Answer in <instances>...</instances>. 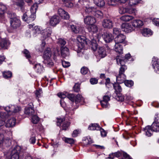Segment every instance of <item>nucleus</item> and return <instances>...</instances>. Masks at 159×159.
Returning a JSON list of instances; mask_svg holds the SVG:
<instances>
[{"mask_svg":"<svg viewBox=\"0 0 159 159\" xmlns=\"http://www.w3.org/2000/svg\"><path fill=\"white\" fill-rule=\"evenodd\" d=\"M6 159H22L24 156V152L21 147L16 146L11 151L4 153Z\"/></svg>","mask_w":159,"mask_h":159,"instance_id":"1","label":"nucleus"},{"mask_svg":"<svg viewBox=\"0 0 159 159\" xmlns=\"http://www.w3.org/2000/svg\"><path fill=\"white\" fill-rule=\"evenodd\" d=\"M116 60L117 63L118 64H120L121 67L120 68L119 74L116 75V78L117 80H124L125 77L124 73L125 72V69L126 66L125 63L127 62L126 60L123 58V57H121L120 58V57L118 56L116 57Z\"/></svg>","mask_w":159,"mask_h":159,"instance_id":"2","label":"nucleus"},{"mask_svg":"<svg viewBox=\"0 0 159 159\" xmlns=\"http://www.w3.org/2000/svg\"><path fill=\"white\" fill-rule=\"evenodd\" d=\"M38 8L36 4H34L31 7L30 11L32 13L29 17H28L26 13H24L22 16L23 20L28 23H31L35 20L36 17L35 13Z\"/></svg>","mask_w":159,"mask_h":159,"instance_id":"3","label":"nucleus"},{"mask_svg":"<svg viewBox=\"0 0 159 159\" xmlns=\"http://www.w3.org/2000/svg\"><path fill=\"white\" fill-rule=\"evenodd\" d=\"M77 40L78 42L77 46L79 50L82 49L84 47L85 44H88V40L84 36H78L77 38Z\"/></svg>","mask_w":159,"mask_h":159,"instance_id":"4","label":"nucleus"},{"mask_svg":"<svg viewBox=\"0 0 159 159\" xmlns=\"http://www.w3.org/2000/svg\"><path fill=\"white\" fill-rule=\"evenodd\" d=\"M11 134V132L7 129H0V145L3 143L4 137H10Z\"/></svg>","mask_w":159,"mask_h":159,"instance_id":"5","label":"nucleus"},{"mask_svg":"<svg viewBox=\"0 0 159 159\" xmlns=\"http://www.w3.org/2000/svg\"><path fill=\"white\" fill-rule=\"evenodd\" d=\"M85 24L89 25L95 24L96 22V20L95 17L92 16H87L84 19Z\"/></svg>","mask_w":159,"mask_h":159,"instance_id":"6","label":"nucleus"},{"mask_svg":"<svg viewBox=\"0 0 159 159\" xmlns=\"http://www.w3.org/2000/svg\"><path fill=\"white\" fill-rule=\"evenodd\" d=\"M6 110L8 112L13 113H17L21 110V107L16 105H11L6 107L5 108Z\"/></svg>","mask_w":159,"mask_h":159,"instance_id":"7","label":"nucleus"},{"mask_svg":"<svg viewBox=\"0 0 159 159\" xmlns=\"http://www.w3.org/2000/svg\"><path fill=\"white\" fill-rule=\"evenodd\" d=\"M135 10V9L130 7H120L119 8V12L121 14H124L125 13H134Z\"/></svg>","mask_w":159,"mask_h":159,"instance_id":"8","label":"nucleus"},{"mask_svg":"<svg viewBox=\"0 0 159 159\" xmlns=\"http://www.w3.org/2000/svg\"><path fill=\"white\" fill-rule=\"evenodd\" d=\"M102 25L104 28L110 29L113 27L112 21L109 19H104L102 22Z\"/></svg>","mask_w":159,"mask_h":159,"instance_id":"9","label":"nucleus"},{"mask_svg":"<svg viewBox=\"0 0 159 159\" xmlns=\"http://www.w3.org/2000/svg\"><path fill=\"white\" fill-rule=\"evenodd\" d=\"M102 37L105 41L107 43H109L113 40L114 37L112 34L109 32L104 33Z\"/></svg>","mask_w":159,"mask_h":159,"instance_id":"10","label":"nucleus"},{"mask_svg":"<svg viewBox=\"0 0 159 159\" xmlns=\"http://www.w3.org/2000/svg\"><path fill=\"white\" fill-rule=\"evenodd\" d=\"M121 29L123 31L126 33H130L133 30L131 25L127 23H123L121 25Z\"/></svg>","mask_w":159,"mask_h":159,"instance_id":"11","label":"nucleus"},{"mask_svg":"<svg viewBox=\"0 0 159 159\" xmlns=\"http://www.w3.org/2000/svg\"><path fill=\"white\" fill-rule=\"evenodd\" d=\"M158 117H155L154 121L151 126H150L151 129L154 132H159V122H158Z\"/></svg>","mask_w":159,"mask_h":159,"instance_id":"12","label":"nucleus"},{"mask_svg":"<svg viewBox=\"0 0 159 159\" xmlns=\"http://www.w3.org/2000/svg\"><path fill=\"white\" fill-rule=\"evenodd\" d=\"M60 20V17L56 15L53 16L50 19V24L52 26H55L58 24Z\"/></svg>","mask_w":159,"mask_h":159,"instance_id":"13","label":"nucleus"},{"mask_svg":"<svg viewBox=\"0 0 159 159\" xmlns=\"http://www.w3.org/2000/svg\"><path fill=\"white\" fill-rule=\"evenodd\" d=\"M11 25L13 29H16L19 27L20 25V21L17 18H14V19L10 20Z\"/></svg>","mask_w":159,"mask_h":159,"instance_id":"14","label":"nucleus"},{"mask_svg":"<svg viewBox=\"0 0 159 159\" xmlns=\"http://www.w3.org/2000/svg\"><path fill=\"white\" fill-rule=\"evenodd\" d=\"M5 127L10 128L14 126L16 124V119L12 117L8 120L5 123Z\"/></svg>","mask_w":159,"mask_h":159,"instance_id":"15","label":"nucleus"},{"mask_svg":"<svg viewBox=\"0 0 159 159\" xmlns=\"http://www.w3.org/2000/svg\"><path fill=\"white\" fill-rule=\"evenodd\" d=\"M114 44V49L115 51L119 54H122L123 50L122 46L119 43L113 42V45Z\"/></svg>","mask_w":159,"mask_h":159,"instance_id":"16","label":"nucleus"},{"mask_svg":"<svg viewBox=\"0 0 159 159\" xmlns=\"http://www.w3.org/2000/svg\"><path fill=\"white\" fill-rule=\"evenodd\" d=\"M9 42L5 39H0V48L1 49H7L9 45Z\"/></svg>","mask_w":159,"mask_h":159,"instance_id":"17","label":"nucleus"},{"mask_svg":"<svg viewBox=\"0 0 159 159\" xmlns=\"http://www.w3.org/2000/svg\"><path fill=\"white\" fill-rule=\"evenodd\" d=\"M125 36L124 35L120 34L115 38L113 42L120 43L123 42L125 40Z\"/></svg>","mask_w":159,"mask_h":159,"instance_id":"18","label":"nucleus"},{"mask_svg":"<svg viewBox=\"0 0 159 159\" xmlns=\"http://www.w3.org/2000/svg\"><path fill=\"white\" fill-rule=\"evenodd\" d=\"M69 49L66 46L64 47L61 46V56L65 58L69 55Z\"/></svg>","mask_w":159,"mask_h":159,"instance_id":"19","label":"nucleus"},{"mask_svg":"<svg viewBox=\"0 0 159 159\" xmlns=\"http://www.w3.org/2000/svg\"><path fill=\"white\" fill-rule=\"evenodd\" d=\"M98 52L99 57L101 58L104 57L107 55L105 49L102 47H98Z\"/></svg>","mask_w":159,"mask_h":159,"instance_id":"20","label":"nucleus"},{"mask_svg":"<svg viewBox=\"0 0 159 159\" xmlns=\"http://www.w3.org/2000/svg\"><path fill=\"white\" fill-rule=\"evenodd\" d=\"M87 29L89 32L93 33H96L98 31V27L94 24L89 25L87 27Z\"/></svg>","mask_w":159,"mask_h":159,"instance_id":"21","label":"nucleus"},{"mask_svg":"<svg viewBox=\"0 0 159 159\" xmlns=\"http://www.w3.org/2000/svg\"><path fill=\"white\" fill-rule=\"evenodd\" d=\"M25 2L23 0H15L13 1V4L14 5H16L20 7L21 9H22L25 5Z\"/></svg>","mask_w":159,"mask_h":159,"instance_id":"22","label":"nucleus"},{"mask_svg":"<svg viewBox=\"0 0 159 159\" xmlns=\"http://www.w3.org/2000/svg\"><path fill=\"white\" fill-rule=\"evenodd\" d=\"M52 52L50 48H47L44 53L43 57L44 59L50 58L51 56Z\"/></svg>","mask_w":159,"mask_h":159,"instance_id":"23","label":"nucleus"},{"mask_svg":"<svg viewBox=\"0 0 159 159\" xmlns=\"http://www.w3.org/2000/svg\"><path fill=\"white\" fill-rule=\"evenodd\" d=\"M132 25L134 27H140L143 25V23L142 20H133L132 22Z\"/></svg>","mask_w":159,"mask_h":159,"instance_id":"24","label":"nucleus"},{"mask_svg":"<svg viewBox=\"0 0 159 159\" xmlns=\"http://www.w3.org/2000/svg\"><path fill=\"white\" fill-rule=\"evenodd\" d=\"M143 130L146 132V135L147 136L150 137L152 135V132L153 131L151 129L150 126L148 125L146 126L144 128Z\"/></svg>","mask_w":159,"mask_h":159,"instance_id":"25","label":"nucleus"},{"mask_svg":"<svg viewBox=\"0 0 159 159\" xmlns=\"http://www.w3.org/2000/svg\"><path fill=\"white\" fill-rule=\"evenodd\" d=\"M101 129V128L97 124H91L88 127V129L92 130H99Z\"/></svg>","mask_w":159,"mask_h":159,"instance_id":"26","label":"nucleus"},{"mask_svg":"<svg viewBox=\"0 0 159 159\" xmlns=\"http://www.w3.org/2000/svg\"><path fill=\"white\" fill-rule=\"evenodd\" d=\"M90 45L92 49L94 51H95L98 47V45L97 43L96 40L93 39L91 41Z\"/></svg>","mask_w":159,"mask_h":159,"instance_id":"27","label":"nucleus"},{"mask_svg":"<svg viewBox=\"0 0 159 159\" xmlns=\"http://www.w3.org/2000/svg\"><path fill=\"white\" fill-rule=\"evenodd\" d=\"M34 110L33 107H28L25 108V113L26 115H32L34 113Z\"/></svg>","mask_w":159,"mask_h":159,"instance_id":"28","label":"nucleus"},{"mask_svg":"<svg viewBox=\"0 0 159 159\" xmlns=\"http://www.w3.org/2000/svg\"><path fill=\"white\" fill-rule=\"evenodd\" d=\"M133 17L130 15H124L120 18V20L124 21H129L133 19Z\"/></svg>","mask_w":159,"mask_h":159,"instance_id":"29","label":"nucleus"},{"mask_svg":"<svg viewBox=\"0 0 159 159\" xmlns=\"http://www.w3.org/2000/svg\"><path fill=\"white\" fill-rule=\"evenodd\" d=\"M6 7L3 4L0 3V17L2 18L5 11L6 10Z\"/></svg>","mask_w":159,"mask_h":159,"instance_id":"30","label":"nucleus"},{"mask_svg":"<svg viewBox=\"0 0 159 159\" xmlns=\"http://www.w3.org/2000/svg\"><path fill=\"white\" fill-rule=\"evenodd\" d=\"M93 15L100 18H102L103 17V14L102 11L100 10H96L95 9L93 13Z\"/></svg>","mask_w":159,"mask_h":159,"instance_id":"31","label":"nucleus"},{"mask_svg":"<svg viewBox=\"0 0 159 159\" xmlns=\"http://www.w3.org/2000/svg\"><path fill=\"white\" fill-rule=\"evenodd\" d=\"M142 33L144 36H149L152 34V32L149 29H144L142 31Z\"/></svg>","mask_w":159,"mask_h":159,"instance_id":"32","label":"nucleus"},{"mask_svg":"<svg viewBox=\"0 0 159 159\" xmlns=\"http://www.w3.org/2000/svg\"><path fill=\"white\" fill-rule=\"evenodd\" d=\"M94 3L98 7H102L105 5L103 0H93Z\"/></svg>","mask_w":159,"mask_h":159,"instance_id":"33","label":"nucleus"},{"mask_svg":"<svg viewBox=\"0 0 159 159\" xmlns=\"http://www.w3.org/2000/svg\"><path fill=\"white\" fill-rule=\"evenodd\" d=\"M70 124V122L68 121L64 122L61 126L62 129L64 130H67L69 128Z\"/></svg>","mask_w":159,"mask_h":159,"instance_id":"34","label":"nucleus"},{"mask_svg":"<svg viewBox=\"0 0 159 159\" xmlns=\"http://www.w3.org/2000/svg\"><path fill=\"white\" fill-rule=\"evenodd\" d=\"M43 62L44 64L47 65V66L49 67L51 66L53 64V63L50 58L44 59Z\"/></svg>","mask_w":159,"mask_h":159,"instance_id":"35","label":"nucleus"},{"mask_svg":"<svg viewBox=\"0 0 159 159\" xmlns=\"http://www.w3.org/2000/svg\"><path fill=\"white\" fill-rule=\"evenodd\" d=\"M85 8L86 9L85 10V11L87 14H88L92 15H93V13L95 10V9L94 8H87L85 7Z\"/></svg>","mask_w":159,"mask_h":159,"instance_id":"36","label":"nucleus"},{"mask_svg":"<svg viewBox=\"0 0 159 159\" xmlns=\"http://www.w3.org/2000/svg\"><path fill=\"white\" fill-rule=\"evenodd\" d=\"M3 75L5 79L11 78L12 76V73L11 72L9 71H5L3 72Z\"/></svg>","mask_w":159,"mask_h":159,"instance_id":"37","label":"nucleus"},{"mask_svg":"<svg viewBox=\"0 0 159 159\" xmlns=\"http://www.w3.org/2000/svg\"><path fill=\"white\" fill-rule=\"evenodd\" d=\"M152 66L153 69H154L155 72L158 74H159V63L155 62V63H152Z\"/></svg>","mask_w":159,"mask_h":159,"instance_id":"38","label":"nucleus"},{"mask_svg":"<svg viewBox=\"0 0 159 159\" xmlns=\"http://www.w3.org/2000/svg\"><path fill=\"white\" fill-rule=\"evenodd\" d=\"M49 30H44L42 33V35L43 36V38H46L50 36V33H49Z\"/></svg>","mask_w":159,"mask_h":159,"instance_id":"39","label":"nucleus"},{"mask_svg":"<svg viewBox=\"0 0 159 159\" xmlns=\"http://www.w3.org/2000/svg\"><path fill=\"white\" fill-rule=\"evenodd\" d=\"M113 87L116 93H120L121 91V87L118 84H114Z\"/></svg>","mask_w":159,"mask_h":159,"instance_id":"40","label":"nucleus"},{"mask_svg":"<svg viewBox=\"0 0 159 159\" xmlns=\"http://www.w3.org/2000/svg\"><path fill=\"white\" fill-rule=\"evenodd\" d=\"M116 98L118 101H123L124 100V98L122 94L119 93H116Z\"/></svg>","mask_w":159,"mask_h":159,"instance_id":"41","label":"nucleus"},{"mask_svg":"<svg viewBox=\"0 0 159 159\" xmlns=\"http://www.w3.org/2000/svg\"><path fill=\"white\" fill-rule=\"evenodd\" d=\"M4 143L6 147L9 146L11 144V140L10 138L7 137V138L4 139Z\"/></svg>","mask_w":159,"mask_h":159,"instance_id":"42","label":"nucleus"},{"mask_svg":"<svg viewBox=\"0 0 159 159\" xmlns=\"http://www.w3.org/2000/svg\"><path fill=\"white\" fill-rule=\"evenodd\" d=\"M39 120V117L36 115H34L32 116L31 121L33 124H37Z\"/></svg>","mask_w":159,"mask_h":159,"instance_id":"43","label":"nucleus"},{"mask_svg":"<svg viewBox=\"0 0 159 159\" xmlns=\"http://www.w3.org/2000/svg\"><path fill=\"white\" fill-rule=\"evenodd\" d=\"M70 28L72 32L75 33L77 34L80 32V31L78 28L76 26L72 25L70 26Z\"/></svg>","mask_w":159,"mask_h":159,"instance_id":"44","label":"nucleus"},{"mask_svg":"<svg viewBox=\"0 0 159 159\" xmlns=\"http://www.w3.org/2000/svg\"><path fill=\"white\" fill-rule=\"evenodd\" d=\"M141 0H129L128 2L129 5L132 6L136 5L139 3Z\"/></svg>","mask_w":159,"mask_h":159,"instance_id":"45","label":"nucleus"},{"mask_svg":"<svg viewBox=\"0 0 159 159\" xmlns=\"http://www.w3.org/2000/svg\"><path fill=\"white\" fill-rule=\"evenodd\" d=\"M80 84L76 83L73 87V89L74 92L78 93L80 91Z\"/></svg>","mask_w":159,"mask_h":159,"instance_id":"46","label":"nucleus"},{"mask_svg":"<svg viewBox=\"0 0 159 159\" xmlns=\"http://www.w3.org/2000/svg\"><path fill=\"white\" fill-rule=\"evenodd\" d=\"M124 83L126 86L129 87H132L134 85V82L131 80H126Z\"/></svg>","mask_w":159,"mask_h":159,"instance_id":"47","label":"nucleus"},{"mask_svg":"<svg viewBox=\"0 0 159 159\" xmlns=\"http://www.w3.org/2000/svg\"><path fill=\"white\" fill-rule=\"evenodd\" d=\"M89 70L88 68L85 66H83L81 68L80 71L82 74L84 75L87 73Z\"/></svg>","mask_w":159,"mask_h":159,"instance_id":"48","label":"nucleus"},{"mask_svg":"<svg viewBox=\"0 0 159 159\" xmlns=\"http://www.w3.org/2000/svg\"><path fill=\"white\" fill-rule=\"evenodd\" d=\"M82 98V96L80 94H78L76 96H75L74 101L76 103H79L80 102Z\"/></svg>","mask_w":159,"mask_h":159,"instance_id":"49","label":"nucleus"},{"mask_svg":"<svg viewBox=\"0 0 159 159\" xmlns=\"http://www.w3.org/2000/svg\"><path fill=\"white\" fill-rule=\"evenodd\" d=\"M22 52L25 54V56L27 58L29 59L31 57L30 53L27 50L25 49L24 50L22 51Z\"/></svg>","mask_w":159,"mask_h":159,"instance_id":"50","label":"nucleus"},{"mask_svg":"<svg viewBox=\"0 0 159 159\" xmlns=\"http://www.w3.org/2000/svg\"><path fill=\"white\" fill-rule=\"evenodd\" d=\"M67 97L72 102L74 101L75 95L74 94L67 93Z\"/></svg>","mask_w":159,"mask_h":159,"instance_id":"51","label":"nucleus"},{"mask_svg":"<svg viewBox=\"0 0 159 159\" xmlns=\"http://www.w3.org/2000/svg\"><path fill=\"white\" fill-rule=\"evenodd\" d=\"M100 103L102 107L103 108H107L109 105L108 102L103 100L100 101Z\"/></svg>","mask_w":159,"mask_h":159,"instance_id":"52","label":"nucleus"},{"mask_svg":"<svg viewBox=\"0 0 159 159\" xmlns=\"http://www.w3.org/2000/svg\"><path fill=\"white\" fill-rule=\"evenodd\" d=\"M5 124V122L4 120L0 119V129H7L5 127L4 124Z\"/></svg>","mask_w":159,"mask_h":159,"instance_id":"53","label":"nucleus"},{"mask_svg":"<svg viewBox=\"0 0 159 159\" xmlns=\"http://www.w3.org/2000/svg\"><path fill=\"white\" fill-rule=\"evenodd\" d=\"M65 141L66 143H69L70 144H73L74 143V140L72 138H65Z\"/></svg>","mask_w":159,"mask_h":159,"instance_id":"54","label":"nucleus"},{"mask_svg":"<svg viewBox=\"0 0 159 159\" xmlns=\"http://www.w3.org/2000/svg\"><path fill=\"white\" fill-rule=\"evenodd\" d=\"M65 6L69 8H71L73 6V4L71 1H68V2H63Z\"/></svg>","mask_w":159,"mask_h":159,"instance_id":"55","label":"nucleus"},{"mask_svg":"<svg viewBox=\"0 0 159 159\" xmlns=\"http://www.w3.org/2000/svg\"><path fill=\"white\" fill-rule=\"evenodd\" d=\"M33 31L35 34H39L41 32V29L38 26H35L33 29Z\"/></svg>","mask_w":159,"mask_h":159,"instance_id":"56","label":"nucleus"},{"mask_svg":"<svg viewBox=\"0 0 159 159\" xmlns=\"http://www.w3.org/2000/svg\"><path fill=\"white\" fill-rule=\"evenodd\" d=\"M57 125L58 126H60L61 125V123L65 120V118L63 117L62 118H57Z\"/></svg>","mask_w":159,"mask_h":159,"instance_id":"57","label":"nucleus"},{"mask_svg":"<svg viewBox=\"0 0 159 159\" xmlns=\"http://www.w3.org/2000/svg\"><path fill=\"white\" fill-rule=\"evenodd\" d=\"M66 43V41L64 39L61 38L58 39V43L61 45V46H63L65 45Z\"/></svg>","mask_w":159,"mask_h":159,"instance_id":"58","label":"nucleus"},{"mask_svg":"<svg viewBox=\"0 0 159 159\" xmlns=\"http://www.w3.org/2000/svg\"><path fill=\"white\" fill-rule=\"evenodd\" d=\"M90 82L92 84H97L98 80L96 78H91L90 80Z\"/></svg>","mask_w":159,"mask_h":159,"instance_id":"59","label":"nucleus"},{"mask_svg":"<svg viewBox=\"0 0 159 159\" xmlns=\"http://www.w3.org/2000/svg\"><path fill=\"white\" fill-rule=\"evenodd\" d=\"M16 16V14L15 13H12L11 12H9L8 14V17L11 19V20L14 19V18H17Z\"/></svg>","mask_w":159,"mask_h":159,"instance_id":"60","label":"nucleus"},{"mask_svg":"<svg viewBox=\"0 0 159 159\" xmlns=\"http://www.w3.org/2000/svg\"><path fill=\"white\" fill-rule=\"evenodd\" d=\"M34 68L38 72H41L42 70V68L41 65L40 64H37L35 65Z\"/></svg>","mask_w":159,"mask_h":159,"instance_id":"61","label":"nucleus"},{"mask_svg":"<svg viewBox=\"0 0 159 159\" xmlns=\"http://www.w3.org/2000/svg\"><path fill=\"white\" fill-rule=\"evenodd\" d=\"M61 17L64 19L68 20L70 18V16L68 13L65 11Z\"/></svg>","mask_w":159,"mask_h":159,"instance_id":"62","label":"nucleus"},{"mask_svg":"<svg viewBox=\"0 0 159 159\" xmlns=\"http://www.w3.org/2000/svg\"><path fill=\"white\" fill-rule=\"evenodd\" d=\"M67 93H66L65 94L62 93H58L57 95L60 98H64L67 97Z\"/></svg>","mask_w":159,"mask_h":159,"instance_id":"63","label":"nucleus"},{"mask_svg":"<svg viewBox=\"0 0 159 159\" xmlns=\"http://www.w3.org/2000/svg\"><path fill=\"white\" fill-rule=\"evenodd\" d=\"M123 157L121 159H132L130 156L125 152H123Z\"/></svg>","mask_w":159,"mask_h":159,"instance_id":"64","label":"nucleus"}]
</instances>
